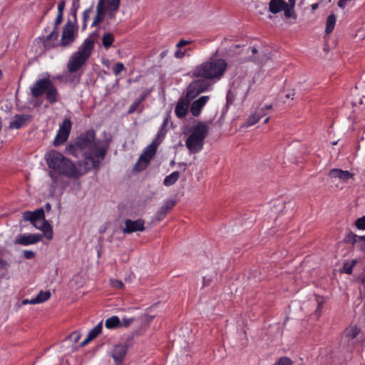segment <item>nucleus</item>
Returning <instances> with one entry per match:
<instances>
[{
  "label": "nucleus",
  "mask_w": 365,
  "mask_h": 365,
  "mask_svg": "<svg viewBox=\"0 0 365 365\" xmlns=\"http://www.w3.org/2000/svg\"><path fill=\"white\" fill-rule=\"evenodd\" d=\"M108 149V142L96 140V133L93 128L80 133L66 147L68 154L84 158L79 165H86L85 173L92 168L99 169L101 162L106 158Z\"/></svg>",
  "instance_id": "obj_1"
},
{
  "label": "nucleus",
  "mask_w": 365,
  "mask_h": 365,
  "mask_svg": "<svg viewBox=\"0 0 365 365\" xmlns=\"http://www.w3.org/2000/svg\"><path fill=\"white\" fill-rule=\"evenodd\" d=\"M45 160L51 169L49 177L54 183L58 182V176L78 178L83 175L71 160L55 150H51L46 153Z\"/></svg>",
  "instance_id": "obj_2"
},
{
  "label": "nucleus",
  "mask_w": 365,
  "mask_h": 365,
  "mask_svg": "<svg viewBox=\"0 0 365 365\" xmlns=\"http://www.w3.org/2000/svg\"><path fill=\"white\" fill-rule=\"evenodd\" d=\"M98 37L96 31L84 39L78 50L73 53L67 63L69 73H73L81 68L88 61L94 49L95 41Z\"/></svg>",
  "instance_id": "obj_3"
},
{
  "label": "nucleus",
  "mask_w": 365,
  "mask_h": 365,
  "mask_svg": "<svg viewBox=\"0 0 365 365\" xmlns=\"http://www.w3.org/2000/svg\"><path fill=\"white\" fill-rule=\"evenodd\" d=\"M227 67V62L222 58H211L210 60L197 66L192 71V76L205 79L220 78Z\"/></svg>",
  "instance_id": "obj_4"
},
{
  "label": "nucleus",
  "mask_w": 365,
  "mask_h": 365,
  "mask_svg": "<svg viewBox=\"0 0 365 365\" xmlns=\"http://www.w3.org/2000/svg\"><path fill=\"white\" fill-rule=\"evenodd\" d=\"M208 132L209 127L204 122H199L192 128L191 133L185 140V146L190 154H197L202 151Z\"/></svg>",
  "instance_id": "obj_5"
},
{
  "label": "nucleus",
  "mask_w": 365,
  "mask_h": 365,
  "mask_svg": "<svg viewBox=\"0 0 365 365\" xmlns=\"http://www.w3.org/2000/svg\"><path fill=\"white\" fill-rule=\"evenodd\" d=\"M43 93L51 104H54L58 101V90L49 77L37 80L31 87V94L34 98H38Z\"/></svg>",
  "instance_id": "obj_6"
},
{
  "label": "nucleus",
  "mask_w": 365,
  "mask_h": 365,
  "mask_svg": "<svg viewBox=\"0 0 365 365\" xmlns=\"http://www.w3.org/2000/svg\"><path fill=\"white\" fill-rule=\"evenodd\" d=\"M77 21L68 20L63 26L60 45L63 47H69L76 40L78 28Z\"/></svg>",
  "instance_id": "obj_7"
},
{
  "label": "nucleus",
  "mask_w": 365,
  "mask_h": 365,
  "mask_svg": "<svg viewBox=\"0 0 365 365\" xmlns=\"http://www.w3.org/2000/svg\"><path fill=\"white\" fill-rule=\"evenodd\" d=\"M157 148L158 144L155 141L147 146L136 163L135 169L138 171L145 169L153 157L156 154Z\"/></svg>",
  "instance_id": "obj_8"
},
{
  "label": "nucleus",
  "mask_w": 365,
  "mask_h": 365,
  "mask_svg": "<svg viewBox=\"0 0 365 365\" xmlns=\"http://www.w3.org/2000/svg\"><path fill=\"white\" fill-rule=\"evenodd\" d=\"M210 83L206 79H198L190 83L187 89L186 96L192 101L199 94L208 90Z\"/></svg>",
  "instance_id": "obj_9"
},
{
  "label": "nucleus",
  "mask_w": 365,
  "mask_h": 365,
  "mask_svg": "<svg viewBox=\"0 0 365 365\" xmlns=\"http://www.w3.org/2000/svg\"><path fill=\"white\" fill-rule=\"evenodd\" d=\"M72 127L71 121L66 118L60 125L57 134L56 135L53 141V145L56 147L63 145L67 141L71 133Z\"/></svg>",
  "instance_id": "obj_10"
},
{
  "label": "nucleus",
  "mask_w": 365,
  "mask_h": 365,
  "mask_svg": "<svg viewBox=\"0 0 365 365\" xmlns=\"http://www.w3.org/2000/svg\"><path fill=\"white\" fill-rule=\"evenodd\" d=\"M125 227L123 228L124 234H131L135 232H143L145 230V220L138 218L135 220L126 219L124 221Z\"/></svg>",
  "instance_id": "obj_11"
},
{
  "label": "nucleus",
  "mask_w": 365,
  "mask_h": 365,
  "mask_svg": "<svg viewBox=\"0 0 365 365\" xmlns=\"http://www.w3.org/2000/svg\"><path fill=\"white\" fill-rule=\"evenodd\" d=\"M33 120L31 115L16 114L10 120L9 128L10 129H20L26 127Z\"/></svg>",
  "instance_id": "obj_12"
},
{
  "label": "nucleus",
  "mask_w": 365,
  "mask_h": 365,
  "mask_svg": "<svg viewBox=\"0 0 365 365\" xmlns=\"http://www.w3.org/2000/svg\"><path fill=\"white\" fill-rule=\"evenodd\" d=\"M190 101L191 100L187 96L178 99L175 108V113L177 117L182 118L186 115Z\"/></svg>",
  "instance_id": "obj_13"
},
{
  "label": "nucleus",
  "mask_w": 365,
  "mask_h": 365,
  "mask_svg": "<svg viewBox=\"0 0 365 365\" xmlns=\"http://www.w3.org/2000/svg\"><path fill=\"white\" fill-rule=\"evenodd\" d=\"M127 353V346L124 344H117L112 351V356L115 361V365H122Z\"/></svg>",
  "instance_id": "obj_14"
},
{
  "label": "nucleus",
  "mask_w": 365,
  "mask_h": 365,
  "mask_svg": "<svg viewBox=\"0 0 365 365\" xmlns=\"http://www.w3.org/2000/svg\"><path fill=\"white\" fill-rule=\"evenodd\" d=\"M45 217L44 211L42 208L37 209L34 212L26 211L24 212V218L30 221L35 227H37V222L43 220Z\"/></svg>",
  "instance_id": "obj_15"
},
{
  "label": "nucleus",
  "mask_w": 365,
  "mask_h": 365,
  "mask_svg": "<svg viewBox=\"0 0 365 365\" xmlns=\"http://www.w3.org/2000/svg\"><path fill=\"white\" fill-rule=\"evenodd\" d=\"M210 97L208 96H201L198 99L194 101L190 106V112L195 117H197L201 113V110L205 104L209 101Z\"/></svg>",
  "instance_id": "obj_16"
},
{
  "label": "nucleus",
  "mask_w": 365,
  "mask_h": 365,
  "mask_svg": "<svg viewBox=\"0 0 365 365\" xmlns=\"http://www.w3.org/2000/svg\"><path fill=\"white\" fill-rule=\"evenodd\" d=\"M42 235L40 234H29L20 235L16 239V243L22 245H29L35 244L41 240Z\"/></svg>",
  "instance_id": "obj_17"
},
{
  "label": "nucleus",
  "mask_w": 365,
  "mask_h": 365,
  "mask_svg": "<svg viewBox=\"0 0 365 365\" xmlns=\"http://www.w3.org/2000/svg\"><path fill=\"white\" fill-rule=\"evenodd\" d=\"M175 205V202L173 200L166 201L163 205H162L158 210L155 215V219L158 221L163 220L168 213V212L173 208Z\"/></svg>",
  "instance_id": "obj_18"
},
{
  "label": "nucleus",
  "mask_w": 365,
  "mask_h": 365,
  "mask_svg": "<svg viewBox=\"0 0 365 365\" xmlns=\"http://www.w3.org/2000/svg\"><path fill=\"white\" fill-rule=\"evenodd\" d=\"M329 176L331 178H339L341 180L346 181L352 178L354 175L347 170L334 168L329 171Z\"/></svg>",
  "instance_id": "obj_19"
},
{
  "label": "nucleus",
  "mask_w": 365,
  "mask_h": 365,
  "mask_svg": "<svg viewBox=\"0 0 365 365\" xmlns=\"http://www.w3.org/2000/svg\"><path fill=\"white\" fill-rule=\"evenodd\" d=\"M288 7V4L284 0H271L269 4V11L272 14H277Z\"/></svg>",
  "instance_id": "obj_20"
},
{
  "label": "nucleus",
  "mask_w": 365,
  "mask_h": 365,
  "mask_svg": "<svg viewBox=\"0 0 365 365\" xmlns=\"http://www.w3.org/2000/svg\"><path fill=\"white\" fill-rule=\"evenodd\" d=\"M106 11V7L103 4V0H99L96 9L97 14L95 16L94 21L91 24V26H97L103 21Z\"/></svg>",
  "instance_id": "obj_21"
},
{
  "label": "nucleus",
  "mask_w": 365,
  "mask_h": 365,
  "mask_svg": "<svg viewBox=\"0 0 365 365\" xmlns=\"http://www.w3.org/2000/svg\"><path fill=\"white\" fill-rule=\"evenodd\" d=\"M41 220V225L40 226L37 225L36 227L41 230L43 232V236L50 240L53 238L52 227L46 220H45V218Z\"/></svg>",
  "instance_id": "obj_22"
},
{
  "label": "nucleus",
  "mask_w": 365,
  "mask_h": 365,
  "mask_svg": "<svg viewBox=\"0 0 365 365\" xmlns=\"http://www.w3.org/2000/svg\"><path fill=\"white\" fill-rule=\"evenodd\" d=\"M58 37V33L56 29H53V31L48 34L43 42V47L46 50H49L55 46V44L51 43V40L53 38L54 40H57Z\"/></svg>",
  "instance_id": "obj_23"
},
{
  "label": "nucleus",
  "mask_w": 365,
  "mask_h": 365,
  "mask_svg": "<svg viewBox=\"0 0 365 365\" xmlns=\"http://www.w3.org/2000/svg\"><path fill=\"white\" fill-rule=\"evenodd\" d=\"M51 297L49 291H41L36 297L30 299L31 304H36L47 301Z\"/></svg>",
  "instance_id": "obj_24"
},
{
  "label": "nucleus",
  "mask_w": 365,
  "mask_h": 365,
  "mask_svg": "<svg viewBox=\"0 0 365 365\" xmlns=\"http://www.w3.org/2000/svg\"><path fill=\"white\" fill-rule=\"evenodd\" d=\"M265 115L266 113L264 111L263 108H259L256 111V113H255L248 118L246 122L247 126H251L255 125Z\"/></svg>",
  "instance_id": "obj_25"
},
{
  "label": "nucleus",
  "mask_w": 365,
  "mask_h": 365,
  "mask_svg": "<svg viewBox=\"0 0 365 365\" xmlns=\"http://www.w3.org/2000/svg\"><path fill=\"white\" fill-rule=\"evenodd\" d=\"M121 322L118 317L112 316L105 322V327L108 329H114L120 327Z\"/></svg>",
  "instance_id": "obj_26"
},
{
  "label": "nucleus",
  "mask_w": 365,
  "mask_h": 365,
  "mask_svg": "<svg viewBox=\"0 0 365 365\" xmlns=\"http://www.w3.org/2000/svg\"><path fill=\"white\" fill-rule=\"evenodd\" d=\"M361 241H365V236H359L351 232H349L344 238L346 243H349L353 245H356Z\"/></svg>",
  "instance_id": "obj_27"
},
{
  "label": "nucleus",
  "mask_w": 365,
  "mask_h": 365,
  "mask_svg": "<svg viewBox=\"0 0 365 365\" xmlns=\"http://www.w3.org/2000/svg\"><path fill=\"white\" fill-rule=\"evenodd\" d=\"M180 178V173L178 171H174L171 174L166 176L163 180V184L165 186H170L174 185Z\"/></svg>",
  "instance_id": "obj_28"
},
{
  "label": "nucleus",
  "mask_w": 365,
  "mask_h": 365,
  "mask_svg": "<svg viewBox=\"0 0 365 365\" xmlns=\"http://www.w3.org/2000/svg\"><path fill=\"white\" fill-rule=\"evenodd\" d=\"M106 11H116L119 8L120 0H103Z\"/></svg>",
  "instance_id": "obj_29"
},
{
  "label": "nucleus",
  "mask_w": 365,
  "mask_h": 365,
  "mask_svg": "<svg viewBox=\"0 0 365 365\" xmlns=\"http://www.w3.org/2000/svg\"><path fill=\"white\" fill-rule=\"evenodd\" d=\"M336 21V17L334 14H331L328 16L327 19L326 23V29L325 31L327 34H330L333 31L335 24Z\"/></svg>",
  "instance_id": "obj_30"
},
{
  "label": "nucleus",
  "mask_w": 365,
  "mask_h": 365,
  "mask_svg": "<svg viewBox=\"0 0 365 365\" xmlns=\"http://www.w3.org/2000/svg\"><path fill=\"white\" fill-rule=\"evenodd\" d=\"M114 42V36L111 33H105L102 38V43L105 48H109Z\"/></svg>",
  "instance_id": "obj_31"
},
{
  "label": "nucleus",
  "mask_w": 365,
  "mask_h": 365,
  "mask_svg": "<svg viewBox=\"0 0 365 365\" xmlns=\"http://www.w3.org/2000/svg\"><path fill=\"white\" fill-rule=\"evenodd\" d=\"M102 322H99L95 327H93L88 334V340H93L96 338L102 331Z\"/></svg>",
  "instance_id": "obj_32"
},
{
  "label": "nucleus",
  "mask_w": 365,
  "mask_h": 365,
  "mask_svg": "<svg viewBox=\"0 0 365 365\" xmlns=\"http://www.w3.org/2000/svg\"><path fill=\"white\" fill-rule=\"evenodd\" d=\"M191 51V48H185L184 51H182L181 48H177V50L175 52V57L177 58H182L185 56H190Z\"/></svg>",
  "instance_id": "obj_33"
},
{
  "label": "nucleus",
  "mask_w": 365,
  "mask_h": 365,
  "mask_svg": "<svg viewBox=\"0 0 365 365\" xmlns=\"http://www.w3.org/2000/svg\"><path fill=\"white\" fill-rule=\"evenodd\" d=\"M93 6L91 5L88 9H86L83 14V27L86 28L87 22L90 18V14L93 12Z\"/></svg>",
  "instance_id": "obj_34"
},
{
  "label": "nucleus",
  "mask_w": 365,
  "mask_h": 365,
  "mask_svg": "<svg viewBox=\"0 0 365 365\" xmlns=\"http://www.w3.org/2000/svg\"><path fill=\"white\" fill-rule=\"evenodd\" d=\"M292 360L287 356L279 358L273 365H292Z\"/></svg>",
  "instance_id": "obj_35"
},
{
  "label": "nucleus",
  "mask_w": 365,
  "mask_h": 365,
  "mask_svg": "<svg viewBox=\"0 0 365 365\" xmlns=\"http://www.w3.org/2000/svg\"><path fill=\"white\" fill-rule=\"evenodd\" d=\"M124 70H125V67L121 62H117L113 68V72L115 76H118Z\"/></svg>",
  "instance_id": "obj_36"
},
{
  "label": "nucleus",
  "mask_w": 365,
  "mask_h": 365,
  "mask_svg": "<svg viewBox=\"0 0 365 365\" xmlns=\"http://www.w3.org/2000/svg\"><path fill=\"white\" fill-rule=\"evenodd\" d=\"M79 1H80V0H73L71 10H72V14H73L75 22L77 21V11L80 7Z\"/></svg>",
  "instance_id": "obj_37"
},
{
  "label": "nucleus",
  "mask_w": 365,
  "mask_h": 365,
  "mask_svg": "<svg viewBox=\"0 0 365 365\" xmlns=\"http://www.w3.org/2000/svg\"><path fill=\"white\" fill-rule=\"evenodd\" d=\"M110 284L112 287L117 289H121L124 287V284L122 281L119 279H112L110 280Z\"/></svg>",
  "instance_id": "obj_38"
},
{
  "label": "nucleus",
  "mask_w": 365,
  "mask_h": 365,
  "mask_svg": "<svg viewBox=\"0 0 365 365\" xmlns=\"http://www.w3.org/2000/svg\"><path fill=\"white\" fill-rule=\"evenodd\" d=\"M355 225L359 230H365V215L358 218L355 222Z\"/></svg>",
  "instance_id": "obj_39"
},
{
  "label": "nucleus",
  "mask_w": 365,
  "mask_h": 365,
  "mask_svg": "<svg viewBox=\"0 0 365 365\" xmlns=\"http://www.w3.org/2000/svg\"><path fill=\"white\" fill-rule=\"evenodd\" d=\"M135 319L134 318H125L123 317L121 322V327H128Z\"/></svg>",
  "instance_id": "obj_40"
},
{
  "label": "nucleus",
  "mask_w": 365,
  "mask_h": 365,
  "mask_svg": "<svg viewBox=\"0 0 365 365\" xmlns=\"http://www.w3.org/2000/svg\"><path fill=\"white\" fill-rule=\"evenodd\" d=\"M63 19V14H57L56 18L55 19L54 28L56 30L58 29V26L62 23Z\"/></svg>",
  "instance_id": "obj_41"
},
{
  "label": "nucleus",
  "mask_w": 365,
  "mask_h": 365,
  "mask_svg": "<svg viewBox=\"0 0 365 365\" xmlns=\"http://www.w3.org/2000/svg\"><path fill=\"white\" fill-rule=\"evenodd\" d=\"M66 6V0H61L58 4V14H63V10Z\"/></svg>",
  "instance_id": "obj_42"
},
{
  "label": "nucleus",
  "mask_w": 365,
  "mask_h": 365,
  "mask_svg": "<svg viewBox=\"0 0 365 365\" xmlns=\"http://www.w3.org/2000/svg\"><path fill=\"white\" fill-rule=\"evenodd\" d=\"M24 256L26 259H32L35 256V253L33 251L31 250H25L24 252Z\"/></svg>",
  "instance_id": "obj_43"
},
{
  "label": "nucleus",
  "mask_w": 365,
  "mask_h": 365,
  "mask_svg": "<svg viewBox=\"0 0 365 365\" xmlns=\"http://www.w3.org/2000/svg\"><path fill=\"white\" fill-rule=\"evenodd\" d=\"M190 43V41H186V40H184V39H181L176 44V47H177V48H182V47L185 46L186 45H188Z\"/></svg>",
  "instance_id": "obj_44"
},
{
  "label": "nucleus",
  "mask_w": 365,
  "mask_h": 365,
  "mask_svg": "<svg viewBox=\"0 0 365 365\" xmlns=\"http://www.w3.org/2000/svg\"><path fill=\"white\" fill-rule=\"evenodd\" d=\"M80 336V334L75 331L70 335V339L71 340H73L74 342H77L79 340Z\"/></svg>",
  "instance_id": "obj_45"
},
{
  "label": "nucleus",
  "mask_w": 365,
  "mask_h": 365,
  "mask_svg": "<svg viewBox=\"0 0 365 365\" xmlns=\"http://www.w3.org/2000/svg\"><path fill=\"white\" fill-rule=\"evenodd\" d=\"M140 103H141L140 101H137L134 102L129 109V113H133L136 110L137 107L139 106V104Z\"/></svg>",
  "instance_id": "obj_46"
},
{
  "label": "nucleus",
  "mask_w": 365,
  "mask_h": 365,
  "mask_svg": "<svg viewBox=\"0 0 365 365\" xmlns=\"http://www.w3.org/2000/svg\"><path fill=\"white\" fill-rule=\"evenodd\" d=\"M9 267L8 262L0 258V269H6Z\"/></svg>",
  "instance_id": "obj_47"
},
{
  "label": "nucleus",
  "mask_w": 365,
  "mask_h": 365,
  "mask_svg": "<svg viewBox=\"0 0 365 365\" xmlns=\"http://www.w3.org/2000/svg\"><path fill=\"white\" fill-rule=\"evenodd\" d=\"M150 91H143L140 96V98L138 101H140V102H142L143 101H144L146 97L148 96V95L149 94Z\"/></svg>",
  "instance_id": "obj_48"
},
{
  "label": "nucleus",
  "mask_w": 365,
  "mask_h": 365,
  "mask_svg": "<svg viewBox=\"0 0 365 365\" xmlns=\"http://www.w3.org/2000/svg\"><path fill=\"white\" fill-rule=\"evenodd\" d=\"M290 9H292L290 7V6H289V4H288V7L284 8V9H282V11H284V14H285V16H286L287 17H289V16H291Z\"/></svg>",
  "instance_id": "obj_49"
},
{
  "label": "nucleus",
  "mask_w": 365,
  "mask_h": 365,
  "mask_svg": "<svg viewBox=\"0 0 365 365\" xmlns=\"http://www.w3.org/2000/svg\"><path fill=\"white\" fill-rule=\"evenodd\" d=\"M348 335L351 336L352 339L355 338L357 335V332L356 331V329H351Z\"/></svg>",
  "instance_id": "obj_50"
},
{
  "label": "nucleus",
  "mask_w": 365,
  "mask_h": 365,
  "mask_svg": "<svg viewBox=\"0 0 365 365\" xmlns=\"http://www.w3.org/2000/svg\"><path fill=\"white\" fill-rule=\"evenodd\" d=\"M347 1V0H339L337 5L339 7L344 9Z\"/></svg>",
  "instance_id": "obj_51"
},
{
  "label": "nucleus",
  "mask_w": 365,
  "mask_h": 365,
  "mask_svg": "<svg viewBox=\"0 0 365 365\" xmlns=\"http://www.w3.org/2000/svg\"><path fill=\"white\" fill-rule=\"evenodd\" d=\"M354 263H355V262H353V264H352V265H351V266H349V267H346V268H345V272H346V273H347V274H351V273H352L353 266H354Z\"/></svg>",
  "instance_id": "obj_52"
},
{
  "label": "nucleus",
  "mask_w": 365,
  "mask_h": 365,
  "mask_svg": "<svg viewBox=\"0 0 365 365\" xmlns=\"http://www.w3.org/2000/svg\"><path fill=\"white\" fill-rule=\"evenodd\" d=\"M211 279L210 278H207L206 277H203V287H206L207 285H209Z\"/></svg>",
  "instance_id": "obj_53"
},
{
  "label": "nucleus",
  "mask_w": 365,
  "mask_h": 365,
  "mask_svg": "<svg viewBox=\"0 0 365 365\" xmlns=\"http://www.w3.org/2000/svg\"><path fill=\"white\" fill-rule=\"evenodd\" d=\"M91 340H88V336L87 335L86 338L81 342V346H84Z\"/></svg>",
  "instance_id": "obj_54"
},
{
  "label": "nucleus",
  "mask_w": 365,
  "mask_h": 365,
  "mask_svg": "<svg viewBox=\"0 0 365 365\" xmlns=\"http://www.w3.org/2000/svg\"><path fill=\"white\" fill-rule=\"evenodd\" d=\"M359 243H361L359 246L360 250L365 252V241H361Z\"/></svg>",
  "instance_id": "obj_55"
},
{
  "label": "nucleus",
  "mask_w": 365,
  "mask_h": 365,
  "mask_svg": "<svg viewBox=\"0 0 365 365\" xmlns=\"http://www.w3.org/2000/svg\"><path fill=\"white\" fill-rule=\"evenodd\" d=\"M252 60L253 61H255V62H259V63H262L263 62V59L262 58H257V57H255V56H253L252 57Z\"/></svg>",
  "instance_id": "obj_56"
},
{
  "label": "nucleus",
  "mask_w": 365,
  "mask_h": 365,
  "mask_svg": "<svg viewBox=\"0 0 365 365\" xmlns=\"http://www.w3.org/2000/svg\"><path fill=\"white\" fill-rule=\"evenodd\" d=\"M288 1H289V3H288V4H289L290 7H291L292 9H294V5H295V1H296V0H288Z\"/></svg>",
  "instance_id": "obj_57"
},
{
  "label": "nucleus",
  "mask_w": 365,
  "mask_h": 365,
  "mask_svg": "<svg viewBox=\"0 0 365 365\" xmlns=\"http://www.w3.org/2000/svg\"><path fill=\"white\" fill-rule=\"evenodd\" d=\"M252 54L255 55V54H257L258 53V51H257V49L255 47H252Z\"/></svg>",
  "instance_id": "obj_58"
},
{
  "label": "nucleus",
  "mask_w": 365,
  "mask_h": 365,
  "mask_svg": "<svg viewBox=\"0 0 365 365\" xmlns=\"http://www.w3.org/2000/svg\"><path fill=\"white\" fill-rule=\"evenodd\" d=\"M53 6V4L48 8L46 10H45L44 13H43V18L44 17V16H46L47 14V13L48 12L49 9H51Z\"/></svg>",
  "instance_id": "obj_59"
},
{
  "label": "nucleus",
  "mask_w": 365,
  "mask_h": 365,
  "mask_svg": "<svg viewBox=\"0 0 365 365\" xmlns=\"http://www.w3.org/2000/svg\"><path fill=\"white\" fill-rule=\"evenodd\" d=\"M318 6H319L318 4H317V3L316 4H313L312 5V10H315V9H317L318 8Z\"/></svg>",
  "instance_id": "obj_60"
},
{
  "label": "nucleus",
  "mask_w": 365,
  "mask_h": 365,
  "mask_svg": "<svg viewBox=\"0 0 365 365\" xmlns=\"http://www.w3.org/2000/svg\"><path fill=\"white\" fill-rule=\"evenodd\" d=\"M272 108V104H270V105H267V106H265V108H263V109H264V110L265 109H266V110H271Z\"/></svg>",
  "instance_id": "obj_61"
},
{
  "label": "nucleus",
  "mask_w": 365,
  "mask_h": 365,
  "mask_svg": "<svg viewBox=\"0 0 365 365\" xmlns=\"http://www.w3.org/2000/svg\"><path fill=\"white\" fill-rule=\"evenodd\" d=\"M29 301H30V300H29V299H24V300L23 301V304H30V303H29Z\"/></svg>",
  "instance_id": "obj_62"
},
{
  "label": "nucleus",
  "mask_w": 365,
  "mask_h": 365,
  "mask_svg": "<svg viewBox=\"0 0 365 365\" xmlns=\"http://www.w3.org/2000/svg\"><path fill=\"white\" fill-rule=\"evenodd\" d=\"M292 96H294V93H292V94L288 93L286 95V98H291Z\"/></svg>",
  "instance_id": "obj_63"
},
{
  "label": "nucleus",
  "mask_w": 365,
  "mask_h": 365,
  "mask_svg": "<svg viewBox=\"0 0 365 365\" xmlns=\"http://www.w3.org/2000/svg\"><path fill=\"white\" fill-rule=\"evenodd\" d=\"M167 51H163L160 54L161 57H163L166 55Z\"/></svg>",
  "instance_id": "obj_64"
}]
</instances>
